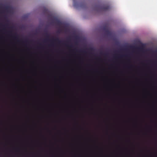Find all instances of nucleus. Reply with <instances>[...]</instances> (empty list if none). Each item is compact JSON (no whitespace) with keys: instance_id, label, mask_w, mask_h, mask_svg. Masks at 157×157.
Here are the masks:
<instances>
[{"instance_id":"f257e3e1","label":"nucleus","mask_w":157,"mask_h":157,"mask_svg":"<svg viewBox=\"0 0 157 157\" xmlns=\"http://www.w3.org/2000/svg\"><path fill=\"white\" fill-rule=\"evenodd\" d=\"M100 8L102 11H107L110 9V7L109 5H105L100 6Z\"/></svg>"},{"instance_id":"7ed1b4c3","label":"nucleus","mask_w":157,"mask_h":157,"mask_svg":"<svg viewBox=\"0 0 157 157\" xmlns=\"http://www.w3.org/2000/svg\"><path fill=\"white\" fill-rule=\"evenodd\" d=\"M103 29L105 31V33L106 34L108 35H109L110 34V32L109 31L107 28H106L105 27H104L103 28Z\"/></svg>"},{"instance_id":"0eeeda50","label":"nucleus","mask_w":157,"mask_h":157,"mask_svg":"<svg viewBox=\"0 0 157 157\" xmlns=\"http://www.w3.org/2000/svg\"><path fill=\"white\" fill-rule=\"evenodd\" d=\"M47 40H48V39H46L45 40V41H47Z\"/></svg>"},{"instance_id":"1a4fd4ad","label":"nucleus","mask_w":157,"mask_h":157,"mask_svg":"<svg viewBox=\"0 0 157 157\" xmlns=\"http://www.w3.org/2000/svg\"><path fill=\"white\" fill-rule=\"evenodd\" d=\"M5 8L6 9H7L8 8V7H6Z\"/></svg>"},{"instance_id":"f03ea898","label":"nucleus","mask_w":157,"mask_h":157,"mask_svg":"<svg viewBox=\"0 0 157 157\" xmlns=\"http://www.w3.org/2000/svg\"><path fill=\"white\" fill-rule=\"evenodd\" d=\"M52 22L55 23L59 26L61 25L62 24L61 22L56 18H55L53 19Z\"/></svg>"},{"instance_id":"423d86ee","label":"nucleus","mask_w":157,"mask_h":157,"mask_svg":"<svg viewBox=\"0 0 157 157\" xmlns=\"http://www.w3.org/2000/svg\"><path fill=\"white\" fill-rule=\"evenodd\" d=\"M13 37L15 39H17V37L15 36H13Z\"/></svg>"},{"instance_id":"6e6552de","label":"nucleus","mask_w":157,"mask_h":157,"mask_svg":"<svg viewBox=\"0 0 157 157\" xmlns=\"http://www.w3.org/2000/svg\"><path fill=\"white\" fill-rule=\"evenodd\" d=\"M9 33H12V31H9Z\"/></svg>"},{"instance_id":"39448f33","label":"nucleus","mask_w":157,"mask_h":157,"mask_svg":"<svg viewBox=\"0 0 157 157\" xmlns=\"http://www.w3.org/2000/svg\"><path fill=\"white\" fill-rule=\"evenodd\" d=\"M46 35L48 37H49V35L48 34V33H46Z\"/></svg>"},{"instance_id":"20e7f679","label":"nucleus","mask_w":157,"mask_h":157,"mask_svg":"<svg viewBox=\"0 0 157 157\" xmlns=\"http://www.w3.org/2000/svg\"><path fill=\"white\" fill-rule=\"evenodd\" d=\"M51 41L52 43H53V42H57L59 43H60L61 42V41L58 38L56 39H52Z\"/></svg>"}]
</instances>
